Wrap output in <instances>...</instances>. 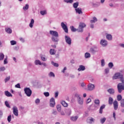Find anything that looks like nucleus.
Returning <instances> with one entry per match:
<instances>
[{
    "label": "nucleus",
    "mask_w": 124,
    "mask_h": 124,
    "mask_svg": "<svg viewBox=\"0 0 124 124\" xmlns=\"http://www.w3.org/2000/svg\"><path fill=\"white\" fill-rule=\"evenodd\" d=\"M65 2H67V3H72L73 2V0H64Z\"/></svg>",
    "instance_id": "nucleus-41"
},
{
    "label": "nucleus",
    "mask_w": 124,
    "mask_h": 124,
    "mask_svg": "<svg viewBox=\"0 0 124 124\" xmlns=\"http://www.w3.org/2000/svg\"><path fill=\"white\" fill-rule=\"evenodd\" d=\"M120 81H122V83H119L117 85V89L118 91V93H121L124 90V76H122V78H120Z\"/></svg>",
    "instance_id": "nucleus-1"
},
{
    "label": "nucleus",
    "mask_w": 124,
    "mask_h": 124,
    "mask_svg": "<svg viewBox=\"0 0 124 124\" xmlns=\"http://www.w3.org/2000/svg\"><path fill=\"white\" fill-rule=\"evenodd\" d=\"M108 67L109 68H112V67H113V66H114V64H113V63L112 62H109L108 64Z\"/></svg>",
    "instance_id": "nucleus-37"
},
{
    "label": "nucleus",
    "mask_w": 124,
    "mask_h": 124,
    "mask_svg": "<svg viewBox=\"0 0 124 124\" xmlns=\"http://www.w3.org/2000/svg\"><path fill=\"white\" fill-rule=\"evenodd\" d=\"M40 13L41 15H45V14H46L47 12L46 11H42L40 12Z\"/></svg>",
    "instance_id": "nucleus-47"
},
{
    "label": "nucleus",
    "mask_w": 124,
    "mask_h": 124,
    "mask_svg": "<svg viewBox=\"0 0 124 124\" xmlns=\"http://www.w3.org/2000/svg\"><path fill=\"white\" fill-rule=\"evenodd\" d=\"M90 22L92 24H93V23H95V22H97V18L95 17H93V20H91Z\"/></svg>",
    "instance_id": "nucleus-27"
},
{
    "label": "nucleus",
    "mask_w": 124,
    "mask_h": 124,
    "mask_svg": "<svg viewBox=\"0 0 124 124\" xmlns=\"http://www.w3.org/2000/svg\"><path fill=\"white\" fill-rule=\"evenodd\" d=\"M78 103L79 104H83V100L81 99V98H79V100H78Z\"/></svg>",
    "instance_id": "nucleus-50"
},
{
    "label": "nucleus",
    "mask_w": 124,
    "mask_h": 124,
    "mask_svg": "<svg viewBox=\"0 0 124 124\" xmlns=\"http://www.w3.org/2000/svg\"><path fill=\"white\" fill-rule=\"evenodd\" d=\"M85 69H86V68L83 65H80L79 68L78 69V70L79 71H84V70H85Z\"/></svg>",
    "instance_id": "nucleus-16"
},
{
    "label": "nucleus",
    "mask_w": 124,
    "mask_h": 124,
    "mask_svg": "<svg viewBox=\"0 0 124 124\" xmlns=\"http://www.w3.org/2000/svg\"><path fill=\"white\" fill-rule=\"evenodd\" d=\"M58 95H59V93L56 92L55 95V97H58Z\"/></svg>",
    "instance_id": "nucleus-62"
},
{
    "label": "nucleus",
    "mask_w": 124,
    "mask_h": 124,
    "mask_svg": "<svg viewBox=\"0 0 124 124\" xmlns=\"http://www.w3.org/2000/svg\"><path fill=\"white\" fill-rule=\"evenodd\" d=\"M122 95H118L117 96V99L118 101H121V100L122 101Z\"/></svg>",
    "instance_id": "nucleus-32"
},
{
    "label": "nucleus",
    "mask_w": 124,
    "mask_h": 124,
    "mask_svg": "<svg viewBox=\"0 0 124 124\" xmlns=\"http://www.w3.org/2000/svg\"><path fill=\"white\" fill-rule=\"evenodd\" d=\"M91 101H92V99H91V98H89L87 100L86 103L89 104V103H90V102H91Z\"/></svg>",
    "instance_id": "nucleus-56"
},
{
    "label": "nucleus",
    "mask_w": 124,
    "mask_h": 124,
    "mask_svg": "<svg viewBox=\"0 0 124 124\" xmlns=\"http://www.w3.org/2000/svg\"><path fill=\"white\" fill-rule=\"evenodd\" d=\"M13 112L14 115L16 116V117H18V115L19 114V111L18 110V108L16 106H14L13 108Z\"/></svg>",
    "instance_id": "nucleus-5"
},
{
    "label": "nucleus",
    "mask_w": 124,
    "mask_h": 124,
    "mask_svg": "<svg viewBox=\"0 0 124 124\" xmlns=\"http://www.w3.org/2000/svg\"><path fill=\"white\" fill-rule=\"evenodd\" d=\"M33 24H34V20H33V19H31L29 24V27H30V28H32L33 27Z\"/></svg>",
    "instance_id": "nucleus-21"
},
{
    "label": "nucleus",
    "mask_w": 124,
    "mask_h": 124,
    "mask_svg": "<svg viewBox=\"0 0 124 124\" xmlns=\"http://www.w3.org/2000/svg\"><path fill=\"white\" fill-rule=\"evenodd\" d=\"M85 57L86 59H88V58H91V54L88 52H86L85 54Z\"/></svg>",
    "instance_id": "nucleus-31"
},
{
    "label": "nucleus",
    "mask_w": 124,
    "mask_h": 124,
    "mask_svg": "<svg viewBox=\"0 0 124 124\" xmlns=\"http://www.w3.org/2000/svg\"><path fill=\"white\" fill-rule=\"evenodd\" d=\"M101 65L102 66H104L105 65V61L104 59L101 60Z\"/></svg>",
    "instance_id": "nucleus-46"
},
{
    "label": "nucleus",
    "mask_w": 124,
    "mask_h": 124,
    "mask_svg": "<svg viewBox=\"0 0 124 124\" xmlns=\"http://www.w3.org/2000/svg\"><path fill=\"white\" fill-rule=\"evenodd\" d=\"M113 104L114 110H118V108H119L118 101H117V100L114 101L113 103Z\"/></svg>",
    "instance_id": "nucleus-9"
},
{
    "label": "nucleus",
    "mask_w": 124,
    "mask_h": 124,
    "mask_svg": "<svg viewBox=\"0 0 124 124\" xmlns=\"http://www.w3.org/2000/svg\"><path fill=\"white\" fill-rule=\"evenodd\" d=\"M5 105H6V106L8 107V108H10V105H9V103H8V102L7 101H6L5 102Z\"/></svg>",
    "instance_id": "nucleus-40"
},
{
    "label": "nucleus",
    "mask_w": 124,
    "mask_h": 124,
    "mask_svg": "<svg viewBox=\"0 0 124 124\" xmlns=\"http://www.w3.org/2000/svg\"><path fill=\"white\" fill-rule=\"evenodd\" d=\"M76 11L77 13H78V14H81L82 13V9H81L80 8H78L76 9Z\"/></svg>",
    "instance_id": "nucleus-18"
},
{
    "label": "nucleus",
    "mask_w": 124,
    "mask_h": 124,
    "mask_svg": "<svg viewBox=\"0 0 124 124\" xmlns=\"http://www.w3.org/2000/svg\"><path fill=\"white\" fill-rule=\"evenodd\" d=\"M49 76H50V77H55V74L52 72H50L49 74Z\"/></svg>",
    "instance_id": "nucleus-39"
},
{
    "label": "nucleus",
    "mask_w": 124,
    "mask_h": 124,
    "mask_svg": "<svg viewBox=\"0 0 124 124\" xmlns=\"http://www.w3.org/2000/svg\"><path fill=\"white\" fill-rule=\"evenodd\" d=\"M113 117L114 119V120L116 121V113L115 112L113 113Z\"/></svg>",
    "instance_id": "nucleus-59"
},
{
    "label": "nucleus",
    "mask_w": 124,
    "mask_h": 124,
    "mask_svg": "<svg viewBox=\"0 0 124 124\" xmlns=\"http://www.w3.org/2000/svg\"><path fill=\"white\" fill-rule=\"evenodd\" d=\"M90 51L92 53H95V50L93 48L90 49Z\"/></svg>",
    "instance_id": "nucleus-58"
},
{
    "label": "nucleus",
    "mask_w": 124,
    "mask_h": 124,
    "mask_svg": "<svg viewBox=\"0 0 124 124\" xmlns=\"http://www.w3.org/2000/svg\"><path fill=\"white\" fill-rule=\"evenodd\" d=\"M121 107H124V99H123L121 101Z\"/></svg>",
    "instance_id": "nucleus-35"
},
{
    "label": "nucleus",
    "mask_w": 124,
    "mask_h": 124,
    "mask_svg": "<svg viewBox=\"0 0 124 124\" xmlns=\"http://www.w3.org/2000/svg\"><path fill=\"white\" fill-rule=\"evenodd\" d=\"M61 103L64 107H67L68 106L67 103L65 102L64 101H62Z\"/></svg>",
    "instance_id": "nucleus-22"
},
{
    "label": "nucleus",
    "mask_w": 124,
    "mask_h": 124,
    "mask_svg": "<svg viewBox=\"0 0 124 124\" xmlns=\"http://www.w3.org/2000/svg\"><path fill=\"white\" fill-rule=\"evenodd\" d=\"M51 64L52 65H54V66H55L56 67H59V64L57 63H55L54 62H52Z\"/></svg>",
    "instance_id": "nucleus-34"
},
{
    "label": "nucleus",
    "mask_w": 124,
    "mask_h": 124,
    "mask_svg": "<svg viewBox=\"0 0 124 124\" xmlns=\"http://www.w3.org/2000/svg\"><path fill=\"white\" fill-rule=\"evenodd\" d=\"M86 27V24L84 23H80L77 31L78 32H83V29Z\"/></svg>",
    "instance_id": "nucleus-2"
},
{
    "label": "nucleus",
    "mask_w": 124,
    "mask_h": 124,
    "mask_svg": "<svg viewBox=\"0 0 124 124\" xmlns=\"http://www.w3.org/2000/svg\"><path fill=\"white\" fill-rule=\"evenodd\" d=\"M7 120L9 123H10V122H11V115H9L8 116Z\"/></svg>",
    "instance_id": "nucleus-49"
},
{
    "label": "nucleus",
    "mask_w": 124,
    "mask_h": 124,
    "mask_svg": "<svg viewBox=\"0 0 124 124\" xmlns=\"http://www.w3.org/2000/svg\"><path fill=\"white\" fill-rule=\"evenodd\" d=\"M123 75H122L120 73H116L115 75L114 76L112 77L113 80H116V79H121V78H122Z\"/></svg>",
    "instance_id": "nucleus-3"
},
{
    "label": "nucleus",
    "mask_w": 124,
    "mask_h": 124,
    "mask_svg": "<svg viewBox=\"0 0 124 124\" xmlns=\"http://www.w3.org/2000/svg\"><path fill=\"white\" fill-rule=\"evenodd\" d=\"M106 37L108 40H112V35L110 34H106Z\"/></svg>",
    "instance_id": "nucleus-14"
},
{
    "label": "nucleus",
    "mask_w": 124,
    "mask_h": 124,
    "mask_svg": "<svg viewBox=\"0 0 124 124\" xmlns=\"http://www.w3.org/2000/svg\"><path fill=\"white\" fill-rule=\"evenodd\" d=\"M70 28L72 31H73L74 32L77 31V29H75V28H74L73 26H71Z\"/></svg>",
    "instance_id": "nucleus-36"
},
{
    "label": "nucleus",
    "mask_w": 124,
    "mask_h": 124,
    "mask_svg": "<svg viewBox=\"0 0 124 124\" xmlns=\"http://www.w3.org/2000/svg\"><path fill=\"white\" fill-rule=\"evenodd\" d=\"M24 92L27 96H31V90L30 88H25Z\"/></svg>",
    "instance_id": "nucleus-4"
},
{
    "label": "nucleus",
    "mask_w": 124,
    "mask_h": 124,
    "mask_svg": "<svg viewBox=\"0 0 124 124\" xmlns=\"http://www.w3.org/2000/svg\"><path fill=\"white\" fill-rule=\"evenodd\" d=\"M78 5H79V2H77L73 4V7H74V8H76V9H77V7H78Z\"/></svg>",
    "instance_id": "nucleus-29"
},
{
    "label": "nucleus",
    "mask_w": 124,
    "mask_h": 124,
    "mask_svg": "<svg viewBox=\"0 0 124 124\" xmlns=\"http://www.w3.org/2000/svg\"><path fill=\"white\" fill-rule=\"evenodd\" d=\"M9 80H10V76L6 78L5 79V83H6V82H7V81H9Z\"/></svg>",
    "instance_id": "nucleus-51"
},
{
    "label": "nucleus",
    "mask_w": 124,
    "mask_h": 124,
    "mask_svg": "<svg viewBox=\"0 0 124 124\" xmlns=\"http://www.w3.org/2000/svg\"><path fill=\"white\" fill-rule=\"evenodd\" d=\"M57 109L59 112H60L62 109V106H61V105H58L57 106Z\"/></svg>",
    "instance_id": "nucleus-33"
},
{
    "label": "nucleus",
    "mask_w": 124,
    "mask_h": 124,
    "mask_svg": "<svg viewBox=\"0 0 124 124\" xmlns=\"http://www.w3.org/2000/svg\"><path fill=\"white\" fill-rule=\"evenodd\" d=\"M55 104V99H54V98H51L50 100V106L51 107H54Z\"/></svg>",
    "instance_id": "nucleus-10"
},
{
    "label": "nucleus",
    "mask_w": 124,
    "mask_h": 124,
    "mask_svg": "<svg viewBox=\"0 0 124 124\" xmlns=\"http://www.w3.org/2000/svg\"><path fill=\"white\" fill-rule=\"evenodd\" d=\"M5 31H6V32H7V33H12V30L10 28H6Z\"/></svg>",
    "instance_id": "nucleus-23"
},
{
    "label": "nucleus",
    "mask_w": 124,
    "mask_h": 124,
    "mask_svg": "<svg viewBox=\"0 0 124 124\" xmlns=\"http://www.w3.org/2000/svg\"><path fill=\"white\" fill-rule=\"evenodd\" d=\"M78 119V116H77L71 117V120L72 121H73L74 122L75 121H77Z\"/></svg>",
    "instance_id": "nucleus-28"
},
{
    "label": "nucleus",
    "mask_w": 124,
    "mask_h": 124,
    "mask_svg": "<svg viewBox=\"0 0 124 124\" xmlns=\"http://www.w3.org/2000/svg\"><path fill=\"white\" fill-rule=\"evenodd\" d=\"M23 9L24 10H28L29 9V4H26L25 6L23 7Z\"/></svg>",
    "instance_id": "nucleus-43"
},
{
    "label": "nucleus",
    "mask_w": 124,
    "mask_h": 124,
    "mask_svg": "<svg viewBox=\"0 0 124 124\" xmlns=\"http://www.w3.org/2000/svg\"><path fill=\"white\" fill-rule=\"evenodd\" d=\"M5 94L6 96H8V97L12 96V94H11V93H10L8 91L5 92Z\"/></svg>",
    "instance_id": "nucleus-17"
},
{
    "label": "nucleus",
    "mask_w": 124,
    "mask_h": 124,
    "mask_svg": "<svg viewBox=\"0 0 124 124\" xmlns=\"http://www.w3.org/2000/svg\"><path fill=\"white\" fill-rule=\"evenodd\" d=\"M109 69L108 68L105 69V73H106V74H107V73H109Z\"/></svg>",
    "instance_id": "nucleus-54"
},
{
    "label": "nucleus",
    "mask_w": 124,
    "mask_h": 124,
    "mask_svg": "<svg viewBox=\"0 0 124 124\" xmlns=\"http://www.w3.org/2000/svg\"><path fill=\"white\" fill-rule=\"evenodd\" d=\"M7 58L4 59V64H7Z\"/></svg>",
    "instance_id": "nucleus-55"
},
{
    "label": "nucleus",
    "mask_w": 124,
    "mask_h": 124,
    "mask_svg": "<svg viewBox=\"0 0 124 124\" xmlns=\"http://www.w3.org/2000/svg\"><path fill=\"white\" fill-rule=\"evenodd\" d=\"M104 108H105V105H103L102 106H101V107L100 108V109H99V113L100 114H102L103 112V109H104Z\"/></svg>",
    "instance_id": "nucleus-15"
},
{
    "label": "nucleus",
    "mask_w": 124,
    "mask_h": 124,
    "mask_svg": "<svg viewBox=\"0 0 124 124\" xmlns=\"http://www.w3.org/2000/svg\"><path fill=\"white\" fill-rule=\"evenodd\" d=\"M65 113L67 114L68 116H70V115H71V109H66Z\"/></svg>",
    "instance_id": "nucleus-20"
},
{
    "label": "nucleus",
    "mask_w": 124,
    "mask_h": 124,
    "mask_svg": "<svg viewBox=\"0 0 124 124\" xmlns=\"http://www.w3.org/2000/svg\"><path fill=\"white\" fill-rule=\"evenodd\" d=\"M61 27H62V28L64 31L65 32L67 33L68 32V29H67V26H66L64 23L62 22L61 23Z\"/></svg>",
    "instance_id": "nucleus-8"
},
{
    "label": "nucleus",
    "mask_w": 124,
    "mask_h": 124,
    "mask_svg": "<svg viewBox=\"0 0 124 124\" xmlns=\"http://www.w3.org/2000/svg\"><path fill=\"white\" fill-rule=\"evenodd\" d=\"M49 53L50 55H55L56 54V51L54 49H50Z\"/></svg>",
    "instance_id": "nucleus-24"
},
{
    "label": "nucleus",
    "mask_w": 124,
    "mask_h": 124,
    "mask_svg": "<svg viewBox=\"0 0 124 124\" xmlns=\"http://www.w3.org/2000/svg\"><path fill=\"white\" fill-rule=\"evenodd\" d=\"M65 40L66 41V43L67 44H68V45H71V38H70V37L67 36V35H65Z\"/></svg>",
    "instance_id": "nucleus-6"
},
{
    "label": "nucleus",
    "mask_w": 124,
    "mask_h": 124,
    "mask_svg": "<svg viewBox=\"0 0 124 124\" xmlns=\"http://www.w3.org/2000/svg\"><path fill=\"white\" fill-rule=\"evenodd\" d=\"M10 43L11 45H16L17 43L16 42V41L13 40L10 41Z\"/></svg>",
    "instance_id": "nucleus-42"
},
{
    "label": "nucleus",
    "mask_w": 124,
    "mask_h": 124,
    "mask_svg": "<svg viewBox=\"0 0 124 124\" xmlns=\"http://www.w3.org/2000/svg\"><path fill=\"white\" fill-rule=\"evenodd\" d=\"M58 37H52V40L55 42H58L59 41V39H58Z\"/></svg>",
    "instance_id": "nucleus-30"
},
{
    "label": "nucleus",
    "mask_w": 124,
    "mask_h": 124,
    "mask_svg": "<svg viewBox=\"0 0 124 124\" xmlns=\"http://www.w3.org/2000/svg\"><path fill=\"white\" fill-rule=\"evenodd\" d=\"M20 41H22V42H24V39L23 38L21 37L19 38Z\"/></svg>",
    "instance_id": "nucleus-63"
},
{
    "label": "nucleus",
    "mask_w": 124,
    "mask_h": 124,
    "mask_svg": "<svg viewBox=\"0 0 124 124\" xmlns=\"http://www.w3.org/2000/svg\"><path fill=\"white\" fill-rule=\"evenodd\" d=\"M108 92L110 93V94H114L115 93V90L112 88L108 89Z\"/></svg>",
    "instance_id": "nucleus-13"
},
{
    "label": "nucleus",
    "mask_w": 124,
    "mask_h": 124,
    "mask_svg": "<svg viewBox=\"0 0 124 124\" xmlns=\"http://www.w3.org/2000/svg\"><path fill=\"white\" fill-rule=\"evenodd\" d=\"M15 50H16V51H18V50H19V46H16L15 47Z\"/></svg>",
    "instance_id": "nucleus-61"
},
{
    "label": "nucleus",
    "mask_w": 124,
    "mask_h": 124,
    "mask_svg": "<svg viewBox=\"0 0 124 124\" xmlns=\"http://www.w3.org/2000/svg\"><path fill=\"white\" fill-rule=\"evenodd\" d=\"M35 64H36V65H37L38 64H39V65H41L42 64V63H41V62H40V61L39 60H36L35 61Z\"/></svg>",
    "instance_id": "nucleus-26"
},
{
    "label": "nucleus",
    "mask_w": 124,
    "mask_h": 124,
    "mask_svg": "<svg viewBox=\"0 0 124 124\" xmlns=\"http://www.w3.org/2000/svg\"><path fill=\"white\" fill-rule=\"evenodd\" d=\"M4 70H5V67H1L0 68V72L1 71H4Z\"/></svg>",
    "instance_id": "nucleus-52"
},
{
    "label": "nucleus",
    "mask_w": 124,
    "mask_h": 124,
    "mask_svg": "<svg viewBox=\"0 0 124 124\" xmlns=\"http://www.w3.org/2000/svg\"><path fill=\"white\" fill-rule=\"evenodd\" d=\"M16 88H17V89H21V86H20V84L18 83L15 86Z\"/></svg>",
    "instance_id": "nucleus-53"
},
{
    "label": "nucleus",
    "mask_w": 124,
    "mask_h": 124,
    "mask_svg": "<svg viewBox=\"0 0 124 124\" xmlns=\"http://www.w3.org/2000/svg\"><path fill=\"white\" fill-rule=\"evenodd\" d=\"M100 44L102 46H103V47H105V46H107V41L105 40H102L100 42Z\"/></svg>",
    "instance_id": "nucleus-11"
},
{
    "label": "nucleus",
    "mask_w": 124,
    "mask_h": 124,
    "mask_svg": "<svg viewBox=\"0 0 124 124\" xmlns=\"http://www.w3.org/2000/svg\"><path fill=\"white\" fill-rule=\"evenodd\" d=\"M35 103L38 104L39 102H40V100L39 99H36L35 101Z\"/></svg>",
    "instance_id": "nucleus-57"
},
{
    "label": "nucleus",
    "mask_w": 124,
    "mask_h": 124,
    "mask_svg": "<svg viewBox=\"0 0 124 124\" xmlns=\"http://www.w3.org/2000/svg\"><path fill=\"white\" fill-rule=\"evenodd\" d=\"M94 103L95 104H97V105H99V100L98 99H95L94 101Z\"/></svg>",
    "instance_id": "nucleus-48"
},
{
    "label": "nucleus",
    "mask_w": 124,
    "mask_h": 124,
    "mask_svg": "<svg viewBox=\"0 0 124 124\" xmlns=\"http://www.w3.org/2000/svg\"><path fill=\"white\" fill-rule=\"evenodd\" d=\"M41 60H42L43 62H45V61H46V58H45V57H42Z\"/></svg>",
    "instance_id": "nucleus-60"
},
{
    "label": "nucleus",
    "mask_w": 124,
    "mask_h": 124,
    "mask_svg": "<svg viewBox=\"0 0 124 124\" xmlns=\"http://www.w3.org/2000/svg\"><path fill=\"white\" fill-rule=\"evenodd\" d=\"M49 33L53 36H55V37H59V33L57 32V31H50Z\"/></svg>",
    "instance_id": "nucleus-7"
},
{
    "label": "nucleus",
    "mask_w": 124,
    "mask_h": 124,
    "mask_svg": "<svg viewBox=\"0 0 124 124\" xmlns=\"http://www.w3.org/2000/svg\"><path fill=\"white\" fill-rule=\"evenodd\" d=\"M89 124H93V122H94V119H93V117H91L90 119H89Z\"/></svg>",
    "instance_id": "nucleus-44"
},
{
    "label": "nucleus",
    "mask_w": 124,
    "mask_h": 124,
    "mask_svg": "<svg viewBox=\"0 0 124 124\" xmlns=\"http://www.w3.org/2000/svg\"><path fill=\"white\" fill-rule=\"evenodd\" d=\"M44 94L45 96H46V97H48V96H49V95H50L49 92H45L44 93Z\"/></svg>",
    "instance_id": "nucleus-45"
},
{
    "label": "nucleus",
    "mask_w": 124,
    "mask_h": 124,
    "mask_svg": "<svg viewBox=\"0 0 124 124\" xmlns=\"http://www.w3.org/2000/svg\"><path fill=\"white\" fill-rule=\"evenodd\" d=\"M113 101L114 100L113 99V98L109 97L108 99V104H109V105H112Z\"/></svg>",
    "instance_id": "nucleus-19"
},
{
    "label": "nucleus",
    "mask_w": 124,
    "mask_h": 124,
    "mask_svg": "<svg viewBox=\"0 0 124 124\" xmlns=\"http://www.w3.org/2000/svg\"><path fill=\"white\" fill-rule=\"evenodd\" d=\"M105 121H106V118L105 117H104L103 118H102L101 119V124H104V123H105Z\"/></svg>",
    "instance_id": "nucleus-38"
},
{
    "label": "nucleus",
    "mask_w": 124,
    "mask_h": 124,
    "mask_svg": "<svg viewBox=\"0 0 124 124\" xmlns=\"http://www.w3.org/2000/svg\"><path fill=\"white\" fill-rule=\"evenodd\" d=\"M88 90L89 91H93V90H94V85L92 84H89Z\"/></svg>",
    "instance_id": "nucleus-12"
},
{
    "label": "nucleus",
    "mask_w": 124,
    "mask_h": 124,
    "mask_svg": "<svg viewBox=\"0 0 124 124\" xmlns=\"http://www.w3.org/2000/svg\"><path fill=\"white\" fill-rule=\"evenodd\" d=\"M4 59V54L2 53H0V61H3Z\"/></svg>",
    "instance_id": "nucleus-25"
},
{
    "label": "nucleus",
    "mask_w": 124,
    "mask_h": 124,
    "mask_svg": "<svg viewBox=\"0 0 124 124\" xmlns=\"http://www.w3.org/2000/svg\"><path fill=\"white\" fill-rule=\"evenodd\" d=\"M120 46L122 47V48H124V44H120Z\"/></svg>",
    "instance_id": "nucleus-64"
}]
</instances>
